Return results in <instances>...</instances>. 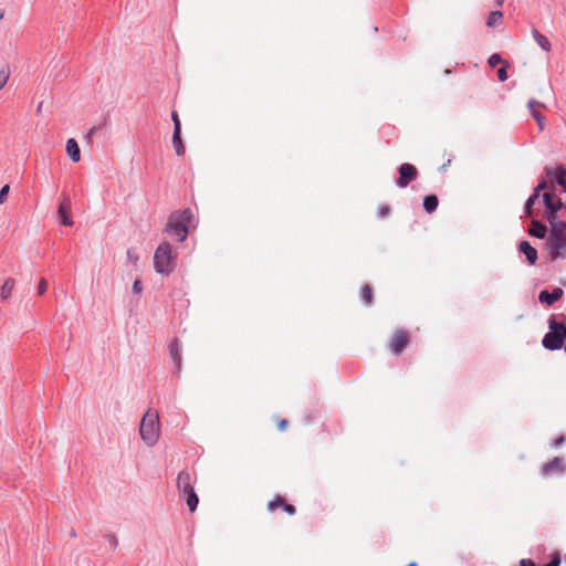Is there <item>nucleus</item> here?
<instances>
[{"label":"nucleus","mask_w":566,"mask_h":566,"mask_svg":"<svg viewBox=\"0 0 566 566\" xmlns=\"http://www.w3.org/2000/svg\"><path fill=\"white\" fill-rule=\"evenodd\" d=\"M176 254L169 243L158 245L154 254V266L160 274H169L175 269Z\"/></svg>","instance_id":"obj_3"},{"label":"nucleus","mask_w":566,"mask_h":566,"mask_svg":"<svg viewBox=\"0 0 566 566\" xmlns=\"http://www.w3.org/2000/svg\"><path fill=\"white\" fill-rule=\"evenodd\" d=\"M518 249L522 253L525 254L530 264H535L537 260V251L533 248L527 241H522L518 245Z\"/></svg>","instance_id":"obj_14"},{"label":"nucleus","mask_w":566,"mask_h":566,"mask_svg":"<svg viewBox=\"0 0 566 566\" xmlns=\"http://www.w3.org/2000/svg\"><path fill=\"white\" fill-rule=\"evenodd\" d=\"M528 232L533 237H536L538 239H544L546 235L547 229L542 222H539L537 220H533Z\"/></svg>","instance_id":"obj_18"},{"label":"nucleus","mask_w":566,"mask_h":566,"mask_svg":"<svg viewBox=\"0 0 566 566\" xmlns=\"http://www.w3.org/2000/svg\"><path fill=\"white\" fill-rule=\"evenodd\" d=\"M563 441H564V438H563V437H560L559 439H557V440L555 441V443H556V446H559L560 443H563Z\"/></svg>","instance_id":"obj_46"},{"label":"nucleus","mask_w":566,"mask_h":566,"mask_svg":"<svg viewBox=\"0 0 566 566\" xmlns=\"http://www.w3.org/2000/svg\"><path fill=\"white\" fill-rule=\"evenodd\" d=\"M549 329L559 331L563 338H566V325L564 323H558L554 318L549 319Z\"/></svg>","instance_id":"obj_25"},{"label":"nucleus","mask_w":566,"mask_h":566,"mask_svg":"<svg viewBox=\"0 0 566 566\" xmlns=\"http://www.w3.org/2000/svg\"><path fill=\"white\" fill-rule=\"evenodd\" d=\"M418 176L417 168L408 163L402 164L399 167V177L397 179V185L400 188L407 187L412 180H415Z\"/></svg>","instance_id":"obj_7"},{"label":"nucleus","mask_w":566,"mask_h":566,"mask_svg":"<svg viewBox=\"0 0 566 566\" xmlns=\"http://www.w3.org/2000/svg\"><path fill=\"white\" fill-rule=\"evenodd\" d=\"M127 256L134 263H136L138 260V256L132 250L127 251Z\"/></svg>","instance_id":"obj_42"},{"label":"nucleus","mask_w":566,"mask_h":566,"mask_svg":"<svg viewBox=\"0 0 566 566\" xmlns=\"http://www.w3.org/2000/svg\"><path fill=\"white\" fill-rule=\"evenodd\" d=\"M438 207V198L434 195L426 196L423 199V208L428 213H432Z\"/></svg>","instance_id":"obj_22"},{"label":"nucleus","mask_w":566,"mask_h":566,"mask_svg":"<svg viewBox=\"0 0 566 566\" xmlns=\"http://www.w3.org/2000/svg\"><path fill=\"white\" fill-rule=\"evenodd\" d=\"M15 286V281L12 277H8L0 289V297L3 301H7L11 297L12 292Z\"/></svg>","instance_id":"obj_16"},{"label":"nucleus","mask_w":566,"mask_h":566,"mask_svg":"<svg viewBox=\"0 0 566 566\" xmlns=\"http://www.w3.org/2000/svg\"><path fill=\"white\" fill-rule=\"evenodd\" d=\"M553 212H558V210H560L563 208V202L562 200L557 197L553 203Z\"/></svg>","instance_id":"obj_38"},{"label":"nucleus","mask_w":566,"mask_h":566,"mask_svg":"<svg viewBox=\"0 0 566 566\" xmlns=\"http://www.w3.org/2000/svg\"><path fill=\"white\" fill-rule=\"evenodd\" d=\"M282 509H283L287 514H290V515H294V514H295V512H296L295 506H294V505H292V504H287L286 502H285V505H283V507H282Z\"/></svg>","instance_id":"obj_37"},{"label":"nucleus","mask_w":566,"mask_h":566,"mask_svg":"<svg viewBox=\"0 0 566 566\" xmlns=\"http://www.w3.org/2000/svg\"><path fill=\"white\" fill-rule=\"evenodd\" d=\"M287 426H289V421L286 419H281L277 421V429L280 431L286 430Z\"/></svg>","instance_id":"obj_40"},{"label":"nucleus","mask_w":566,"mask_h":566,"mask_svg":"<svg viewBox=\"0 0 566 566\" xmlns=\"http://www.w3.org/2000/svg\"><path fill=\"white\" fill-rule=\"evenodd\" d=\"M10 191V186L4 185L0 190V205H2L7 200V196Z\"/></svg>","instance_id":"obj_34"},{"label":"nucleus","mask_w":566,"mask_h":566,"mask_svg":"<svg viewBox=\"0 0 566 566\" xmlns=\"http://www.w3.org/2000/svg\"><path fill=\"white\" fill-rule=\"evenodd\" d=\"M191 221V212L186 209L180 212H175L169 217L166 224V231L169 234L178 237L179 241H185L188 234V226Z\"/></svg>","instance_id":"obj_4"},{"label":"nucleus","mask_w":566,"mask_h":566,"mask_svg":"<svg viewBox=\"0 0 566 566\" xmlns=\"http://www.w3.org/2000/svg\"><path fill=\"white\" fill-rule=\"evenodd\" d=\"M532 35H533L534 41L542 48V50H544L546 53H548L551 51L552 43L546 35H544L543 33H541L537 30H533Z\"/></svg>","instance_id":"obj_15"},{"label":"nucleus","mask_w":566,"mask_h":566,"mask_svg":"<svg viewBox=\"0 0 566 566\" xmlns=\"http://www.w3.org/2000/svg\"><path fill=\"white\" fill-rule=\"evenodd\" d=\"M536 199H537V198H534V195H532V196L527 199V201H526V203H525V208H524V210H525V214H526V216H532V213H533V206H534V203H535V200H536Z\"/></svg>","instance_id":"obj_30"},{"label":"nucleus","mask_w":566,"mask_h":566,"mask_svg":"<svg viewBox=\"0 0 566 566\" xmlns=\"http://www.w3.org/2000/svg\"><path fill=\"white\" fill-rule=\"evenodd\" d=\"M496 2H497L499 6H502L504 0H496Z\"/></svg>","instance_id":"obj_47"},{"label":"nucleus","mask_w":566,"mask_h":566,"mask_svg":"<svg viewBox=\"0 0 566 566\" xmlns=\"http://www.w3.org/2000/svg\"><path fill=\"white\" fill-rule=\"evenodd\" d=\"M520 566H535V564L531 559H522Z\"/></svg>","instance_id":"obj_44"},{"label":"nucleus","mask_w":566,"mask_h":566,"mask_svg":"<svg viewBox=\"0 0 566 566\" xmlns=\"http://www.w3.org/2000/svg\"><path fill=\"white\" fill-rule=\"evenodd\" d=\"M171 119L174 122V133H181V123L177 112L171 113Z\"/></svg>","instance_id":"obj_31"},{"label":"nucleus","mask_w":566,"mask_h":566,"mask_svg":"<svg viewBox=\"0 0 566 566\" xmlns=\"http://www.w3.org/2000/svg\"><path fill=\"white\" fill-rule=\"evenodd\" d=\"M488 62H489V65H490L491 67H494V66H496L497 64L504 63V62H503V60H502V57H501V55H500V54H497V53L492 54V55L490 56V59H489V61H488Z\"/></svg>","instance_id":"obj_33"},{"label":"nucleus","mask_w":566,"mask_h":566,"mask_svg":"<svg viewBox=\"0 0 566 566\" xmlns=\"http://www.w3.org/2000/svg\"><path fill=\"white\" fill-rule=\"evenodd\" d=\"M557 197L552 195L551 192H545L543 195V200H544V203H545V207H546V210L549 211V210H553V203L555 201Z\"/></svg>","instance_id":"obj_27"},{"label":"nucleus","mask_w":566,"mask_h":566,"mask_svg":"<svg viewBox=\"0 0 566 566\" xmlns=\"http://www.w3.org/2000/svg\"><path fill=\"white\" fill-rule=\"evenodd\" d=\"M557 197L552 195L551 192H545L543 195V200H544V203H545V207H546V210L549 211V210H553V203L555 201Z\"/></svg>","instance_id":"obj_28"},{"label":"nucleus","mask_w":566,"mask_h":566,"mask_svg":"<svg viewBox=\"0 0 566 566\" xmlns=\"http://www.w3.org/2000/svg\"><path fill=\"white\" fill-rule=\"evenodd\" d=\"M10 77V71L8 67L0 69V91L4 87Z\"/></svg>","instance_id":"obj_29"},{"label":"nucleus","mask_w":566,"mask_h":566,"mask_svg":"<svg viewBox=\"0 0 566 566\" xmlns=\"http://www.w3.org/2000/svg\"><path fill=\"white\" fill-rule=\"evenodd\" d=\"M546 249L552 261L566 259V229H563L560 224H557L554 231H549Z\"/></svg>","instance_id":"obj_2"},{"label":"nucleus","mask_w":566,"mask_h":566,"mask_svg":"<svg viewBox=\"0 0 566 566\" xmlns=\"http://www.w3.org/2000/svg\"><path fill=\"white\" fill-rule=\"evenodd\" d=\"M192 484L193 479L188 471L179 472L177 476V488L179 492L185 496L190 512H193L197 509L199 502Z\"/></svg>","instance_id":"obj_5"},{"label":"nucleus","mask_w":566,"mask_h":566,"mask_svg":"<svg viewBox=\"0 0 566 566\" xmlns=\"http://www.w3.org/2000/svg\"><path fill=\"white\" fill-rule=\"evenodd\" d=\"M560 464H562L560 459L559 458H555L553 461H551V462H548L547 464L544 465L543 471H544L545 474H547V473H549V472H552L554 470L559 469Z\"/></svg>","instance_id":"obj_26"},{"label":"nucleus","mask_w":566,"mask_h":566,"mask_svg":"<svg viewBox=\"0 0 566 566\" xmlns=\"http://www.w3.org/2000/svg\"><path fill=\"white\" fill-rule=\"evenodd\" d=\"M548 187V182L546 180H541L536 188L534 189V198H538L541 192L544 191Z\"/></svg>","instance_id":"obj_32"},{"label":"nucleus","mask_w":566,"mask_h":566,"mask_svg":"<svg viewBox=\"0 0 566 566\" xmlns=\"http://www.w3.org/2000/svg\"><path fill=\"white\" fill-rule=\"evenodd\" d=\"M545 172L546 176L551 179V181H556V184L562 188V191L566 192V167H547L545 168Z\"/></svg>","instance_id":"obj_8"},{"label":"nucleus","mask_w":566,"mask_h":566,"mask_svg":"<svg viewBox=\"0 0 566 566\" xmlns=\"http://www.w3.org/2000/svg\"><path fill=\"white\" fill-rule=\"evenodd\" d=\"M172 146L175 148V151L178 156H184L186 153L182 139H181V133H174L172 135Z\"/></svg>","instance_id":"obj_21"},{"label":"nucleus","mask_w":566,"mask_h":566,"mask_svg":"<svg viewBox=\"0 0 566 566\" xmlns=\"http://www.w3.org/2000/svg\"><path fill=\"white\" fill-rule=\"evenodd\" d=\"M564 295V291L560 287H555L552 293L548 291H542L538 295V300L541 303H546L547 305H553L555 302L560 300Z\"/></svg>","instance_id":"obj_12"},{"label":"nucleus","mask_w":566,"mask_h":566,"mask_svg":"<svg viewBox=\"0 0 566 566\" xmlns=\"http://www.w3.org/2000/svg\"><path fill=\"white\" fill-rule=\"evenodd\" d=\"M170 357L178 368L181 366V354L178 339H172L169 344Z\"/></svg>","instance_id":"obj_17"},{"label":"nucleus","mask_w":566,"mask_h":566,"mask_svg":"<svg viewBox=\"0 0 566 566\" xmlns=\"http://www.w3.org/2000/svg\"><path fill=\"white\" fill-rule=\"evenodd\" d=\"M409 333L405 329H398L394 333L389 342V349L392 354L399 355L409 344Z\"/></svg>","instance_id":"obj_6"},{"label":"nucleus","mask_w":566,"mask_h":566,"mask_svg":"<svg viewBox=\"0 0 566 566\" xmlns=\"http://www.w3.org/2000/svg\"><path fill=\"white\" fill-rule=\"evenodd\" d=\"M565 350H566V345H565Z\"/></svg>","instance_id":"obj_51"},{"label":"nucleus","mask_w":566,"mask_h":566,"mask_svg":"<svg viewBox=\"0 0 566 566\" xmlns=\"http://www.w3.org/2000/svg\"><path fill=\"white\" fill-rule=\"evenodd\" d=\"M139 433L143 441L149 447L154 446L158 441L160 428L159 416L156 411L148 410L144 415L140 421Z\"/></svg>","instance_id":"obj_1"},{"label":"nucleus","mask_w":566,"mask_h":566,"mask_svg":"<svg viewBox=\"0 0 566 566\" xmlns=\"http://www.w3.org/2000/svg\"><path fill=\"white\" fill-rule=\"evenodd\" d=\"M71 208V200L67 197H64L57 210L59 217L61 218V222L64 226L69 227L73 226V220L70 217Z\"/></svg>","instance_id":"obj_11"},{"label":"nucleus","mask_w":566,"mask_h":566,"mask_svg":"<svg viewBox=\"0 0 566 566\" xmlns=\"http://www.w3.org/2000/svg\"><path fill=\"white\" fill-rule=\"evenodd\" d=\"M133 291L136 293V294H140L142 291H143V287H142V282L140 280H136L133 284Z\"/></svg>","instance_id":"obj_39"},{"label":"nucleus","mask_w":566,"mask_h":566,"mask_svg":"<svg viewBox=\"0 0 566 566\" xmlns=\"http://www.w3.org/2000/svg\"><path fill=\"white\" fill-rule=\"evenodd\" d=\"M546 219L549 223L551 231H554L555 227L557 228V224H560L563 229H566V222L557 217V212L546 211Z\"/></svg>","instance_id":"obj_19"},{"label":"nucleus","mask_w":566,"mask_h":566,"mask_svg":"<svg viewBox=\"0 0 566 566\" xmlns=\"http://www.w3.org/2000/svg\"><path fill=\"white\" fill-rule=\"evenodd\" d=\"M503 20V13L499 10L490 12L488 19H486V27L488 28H495L502 23Z\"/></svg>","instance_id":"obj_20"},{"label":"nucleus","mask_w":566,"mask_h":566,"mask_svg":"<svg viewBox=\"0 0 566 566\" xmlns=\"http://www.w3.org/2000/svg\"><path fill=\"white\" fill-rule=\"evenodd\" d=\"M527 108L536 120L539 130H543L545 127V117L539 113L538 108H545V105L538 101L531 99L527 103Z\"/></svg>","instance_id":"obj_10"},{"label":"nucleus","mask_w":566,"mask_h":566,"mask_svg":"<svg viewBox=\"0 0 566 566\" xmlns=\"http://www.w3.org/2000/svg\"><path fill=\"white\" fill-rule=\"evenodd\" d=\"M106 538H107L108 543H109L112 546L117 547V545H118V541H117V538H116V536H115V535H113V534L106 535Z\"/></svg>","instance_id":"obj_41"},{"label":"nucleus","mask_w":566,"mask_h":566,"mask_svg":"<svg viewBox=\"0 0 566 566\" xmlns=\"http://www.w3.org/2000/svg\"><path fill=\"white\" fill-rule=\"evenodd\" d=\"M360 296L366 305H370L373 303V289L369 285H364L360 290Z\"/></svg>","instance_id":"obj_23"},{"label":"nucleus","mask_w":566,"mask_h":566,"mask_svg":"<svg viewBox=\"0 0 566 566\" xmlns=\"http://www.w3.org/2000/svg\"><path fill=\"white\" fill-rule=\"evenodd\" d=\"M380 212H381V216H386L389 212V208L388 207L381 208Z\"/></svg>","instance_id":"obj_45"},{"label":"nucleus","mask_w":566,"mask_h":566,"mask_svg":"<svg viewBox=\"0 0 566 566\" xmlns=\"http://www.w3.org/2000/svg\"><path fill=\"white\" fill-rule=\"evenodd\" d=\"M4 15V12L2 10H0V20L3 18Z\"/></svg>","instance_id":"obj_49"},{"label":"nucleus","mask_w":566,"mask_h":566,"mask_svg":"<svg viewBox=\"0 0 566 566\" xmlns=\"http://www.w3.org/2000/svg\"><path fill=\"white\" fill-rule=\"evenodd\" d=\"M407 566H418L417 563L412 562V563H409Z\"/></svg>","instance_id":"obj_48"},{"label":"nucleus","mask_w":566,"mask_h":566,"mask_svg":"<svg viewBox=\"0 0 566 566\" xmlns=\"http://www.w3.org/2000/svg\"><path fill=\"white\" fill-rule=\"evenodd\" d=\"M506 66L507 64L505 63L504 66H502L499 71H497V77L501 82H504L507 80V73H506Z\"/></svg>","instance_id":"obj_35"},{"label":"nucleus","mask_w":566,"mask_h":566,"mask_svg":"<svg viewBox=\"0 0 566 566\" xmlns=\"http://www.w3.org/2000/svg\"><path fill=\"white\" fill-rule=\"evenodd\" d=\"M450 164H451V160L449 159V160H448V165H450ZM446 167H447V164L442 166V168H443V169H444Z\"/></svg>","instance_id":"obj_50"},{"label":"nucleus","mask_w":566,"mask_h":566,"mask_svg":"<svg viewBox=\"0 0 566 566\" xmlns=\"http://www.w3.org/2000/svg\"><path fill=\"white\" fill-rule=\"evenodd\" d=\"M560 559L558 556H555L548 564L545 566H559Z\"/></svg>","instance_id":"obj_43"},{"label":"nucleus","mask_w":566,"mask_h":566,"mask_svg":"<svg viewBox=\"0 0 566 566\" xmlns=\"http://www.w3.org/2000/svg\"><path fill=\"white\" fill-rule=\"evenodd\" d=\"M65 150L73 163L80 161L81 150L77 142L74 138L67 139Z\"/></svg>","instance_id":"obj_13"},{"label":"nucleus","mask_w":566,"mask_h":566,"mask_svg":"<svg viewBox=\"0 0 566 566\" xmlns=\"http://www.w3.org/2000/svg\"><path fill=\"white\" fill-rule=\"evenodd\" d=\"M283 505H285V500L282 496L277 495L268 503L266 509L269 512H274L279 507L282 509Z\"/></svg>","instance_id":"obj_24"},{"label":"nucleus","mask_w":566,"mask_h":566,"mask_svg":"<svg viewBox=\"0 0 566 566\" xmlns=\"http://www.w3.org/2000/svg\"><path fill=\"white\" fill-rule=\"evenodd\" d=\"M46 290H48V282H46V280L42 279L38 285V293L40 295H42L46 292Z\"/></svg>","instance_id":"obj_36"},{"label":"nucleus","mask_w":566,"mask_h":566,"mask_svg":"<svg viewBox=\"0 0 566 566\" xmlns=\"http://www.w3.org/2000/svg\"><path fill=\"white\" fill-rule=\"evenodd\" d=\"M543 346L551 350L560 349L564 344V338L559 331L551 329L543 338Z\"/></svg>","instance_id":"obj_9"}]
</instances>
